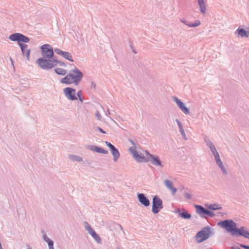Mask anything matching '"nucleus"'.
<instances>
[{
  "label": "nucleus",
  "instance_id": "obj_43",
  "mask_svg": "<svg viewBox=\"0 0 249 249\" xmlns=\"http://www.w3.org/2000/svg\"><path fill=\"white\" fill-rule=\"evenodd\" d=\"M26 247L27 249H32V248L29 245H27Z\"/></svg>",
  "mask_w": 249,
  "mask_h": 249
},
{
  "label": "nucleus",
  "instance_id": "obj_1",
  "mask_svg": "<svg viewBox=\"0 0 249 249\" xmlns=\"http://www.w3.org/2000/svg\"><path fill=\"white\" fill-rule=\"evenodd\" d=\"M83 77V73L78 68L74 67L61 80V83L67 85L74 84L75 86H77Z\"/></svg>",
  "mask_w": 249,
  "mask_h": 249
},
{
  "label": "nucleus",
  "instance_id": "obj_12",
  "mask_svg": "<svg viewBox=\"0 0 249 249\" xmlns=\"http://www.w3.org/2000/svg\"><path fill=\"white\" fill-rule=\"evenodd\" d=\"M64 92L65 96L68 99L72 101L77 99L75 95V89L68 87L64 89Z\"/></svg>",
  "mask_w": 249,
  "mask_h": 249
},
{
  "label": "nucleus",
  "instance_id": "obj_19",
  "mask_svg": "<svg viewBox=\"0 0 249 249\" xmlns=\"http://www.w3.org/2000/svg\"><path fill=\"white\" fill-rule=\"evenodd\" d=\"M88 148L93 152H95L98 153H102L104 154H107L108 151L101 147H98L95 145H89L88 146Z\"/></svg>",
  "mask_w": 249,
  "mask_h": 249
},
{
  "label": "nucleus",
  "instance_id": "obj_41",
  "mask_svg": "<svg viewBox=\"0 0 249 249\" xmlns=\"http://www.w3.org/2000/svg\"><path fill=\"white\" fill-rule=\"evenodd\" d=\"M129 141L131 143V144L133 145V146H135V142L131 139H129Z\"/></svg>",
  "mask_w": 249,
  "mask_h": 249
},
{
  "label": "nucleus",
  "instance_id": "obj_37",
  "mask_svg": "<svg viewBox=\"0 0 249 249\" xmlns=\"http://www.w3.org/2000/svg\"><path fill=\"white\" fill-rule=\"evenodd\" d=\"M240 246L245 249H249V246L245 245L244 244H240Z\"/></svg>",
  "mask_w": 249,
  "mask_h": 249
},
{
  "label": "nucleus",
  "instance_id": "obj_25",
  "mask_svg": "<svg viewBox=\"0 0 249 249\" xmlns=\"http://www.w3.org/2000/svg\"><path fill=\"white\" fill-rule=\"evenodd\" d=\"M183 212H181L180 210H178L179 216L184 219H188L191 217V214L184 209H182Z\"/></svg>",
  "mask_w": 249,
  "mask_h": 249
},
{
  "label": "nucleus",
  "instance_id": "obj_18",
  "mask_svg": "<svg viewBox=\"0 0 249 249\" xmlns=\"http://www.w3.org/2000/svg\"><path fill=\"white\" fill-rule=\"evenodd\" d=\"M18 45L20 46L22 55L26 57L27 60H29L30 49H27L28 45L24 43H19Z\"/></svg>",
  "mask_w": 249,
  "mask_h": 249
},
{
  "label": "nucleus",
  "instance_id": "obj_34",
  "mask_svg": "<svg viewBox=\"0 0 249 249\" xmlns=\"http://www.w3.org/2000/svg\"><path fill=\"white\" fill-rule=\"evenodd\" d=\"M105 143L110 148V150L114 147V146L113 144H112L110 142L107 141H106Z\"/></svg>",
  "mask_w": 249,
  "mask_h": 249
},
{
  "label": "nucleus",
  "instance_id": "obj_21",
  "mask_svg": "<svg viewBox=\"0 0 249 249\" xmlns=\"http://www.w3.org/2000/svg\"><path fill=\"white\" fill-rule=\"evenodd\" d=\"M180 21L190 27H196L200 24L199 20H196L195 23H191L184 18H180Z\"/></svg>",
  "mask_w": 249,
  "mask_h": 249
},
{
  "label": "nucleus",
  "instance_id": "obj_26",
  "mask_svg": "<svg viewBox=\"0 0 249 249\" xmlns=\"http://www.w3.org/2000/svg\"><path fill=\"white\" fill-rule=\"evenodd\" d=\"M43 239L45 242L48 243L49 249H54L53 247V242L51 240L46 234H44Z\"/></svg>",
  "mask_w": 249,
  "mask_h": 249
},
{
  "label": "nucleus",
  "instance_id": "obj_22",
  "mask_svg": "<svg viewBox=\"0 0 249 249\" xmlns=\"http://www.w3.org/2000/svg\"><path fill=\"white\" fill-rule=\"evenodd\" d=\"M176 122L177 123L178 127H179V131L182 135V137L185 140H187L188 138L186 137V134L185 133L184 130L183 129V126L181 123L178 119H176Z\"/></svg>",
  "mask_w": 249,
  "mask_h": 249
},
{
  "label": "nucleus",
  "instance_id": "obj_10",
  "mask_svg": "<svg viewBox=\"0 0 249 249\" xmlns=\"http://www.w3.org/2000/svg\"><path fill=\"white\" fill-rule=\"evenodd\" d=\"M129 151L133 154L134 158L140 162H147L145 157L142 153H139L137 150L136 146H131L129 148Z\"/></svg>",
  "mask_w": 249,
  "mask_h": 249
},
{
  "label": "nucleus",
  "instance_id": "obj_36",
  "mask_svg": "<svg viewBox=\"0 0 249 249\" xmlns=\"http://www.w3.org/2000/svg\"><path fill=\"white\" fill-rule=\"evenodd\" d=\"M95 115L96 117L97 118L98 120H101V115H100V114L99 111H97L95 112Z\"/></svg>",
  "mask_w": 249,
  "mask_h": 249
},
{
  "label": "nucleus",
  "instance_id": "obj_33",
  "mask_svg": "<svg viewBox=\"0 0 249 249\" xmlns=\"http://www.w3.org/2000/svg\"><path fill=\"white\" fill-rule=\"evenodd\" d=\"M82 91L81 90H79L77 93V96L79 98V100L80 102H83L84 98L82 96Z\"/></svg>",
  "mask_w": 249,
  "mask_h": 249
},
{
  "label": "nucleus",
  "instance_id": "obj_44",
  "mask_svg": "<svg viewBox=\"0 0 249 249\" xmlns=\"http://www.w3.org/2000/svg\"><path fill=\"white\" fill-rule=\"evenodd\" d=\"M119 227L121 228V229L123 230V228H122V226L120 225Z\"/></svg>",
  "mask_w": 249,
  "mask_h": 249
},
{
  "label": "nucleus",
  "instance_id": "obj_30",
  "mask_svg": "<svg viewBox=\"0 0 249 249\" xmlns=\"http://www.w3.org/2000/svg\"><path fill=\"white\" fill-rule=\"evenodd\" d=\"M207 207L209 209H210L213 211L219 210L221 208V206L217 204H210L209 205L207 206Z\"/></svg>",
  "mask_w": 249,
  "mask_h": 249
},
{
  "label": "nucleus",
  "instance_id": "obj_4",
  "mask_svg": "<svg viewBox=\"0 0 249 249\" xmlns=\"http://www.w3.org/2000/svg\"><path fill=\"white\" fill-rule=\"evenodd\" d=\"M217 225L221 228L226 230V231L230 232L231 235H233V220H225L217 223Z\"/></svg>",
  "mask_w": 249,
  "mask_h": 249
},
{
  "label": "nucleus",
  "instance_id": "obj_27",
  "mask_svg": "<svg viewBox=\"0 0 249 249\" xmlns=\"http://www.w3.org/2000/svg\"><path fill=\"white\" fill-rule=\"evenodd\" d=\"M236 33L238 34L239 36H240L241 37H249L248 31H246L244 29L238 28L236 31Z\"/></svg>",
  "mask_w": 249,
  "mask_h": 249
},
{
  "label": "nucleus",
  "instance_id": "obj_32",
  "mask_svg": "<svg viewBox=\"0 0 249 249\" xmlns=\"http://www.w3.org/2000/svg\"><path fill=\"white\" fill-rule=\"evenodd\" d=\"M145 153L146 155L145 159L147 162H148L149 159H150L154 155H152L149 153V152L147 150L145 151Z\"/></svg>",
  "mask_w": 249,
  "mask_h": 249
},
{
  "label": "nucleus",
  "instance_id": "obj_23",
  "mask_svg": "<svg viewBox=\"0 0 249 249\" xmlns=\"http://www.w3.org/2000/svg\"><path fill=\"white\" fill-rule=\"evenodd\" d=\"M110 151L113 157V161L116 162L120 158V153L115 146L110 149Z\"/></svg>",
  "mask_w": 249,
  "mask_h": 249
},
{
  "label": "nucleus",
  "instance_id": "obj_48",
  "mask_svg": "<svg viewBox=\"0 0 249 249\" xmlns=\"http://www.w3.org/2000/svg\"><path fill=\"white\" fill-rule=\"evenodd\" d=\"M248 35H249V31H248Z\"/></svg>",
  "mask_w": 249,
  "mask_h": 249
},
{
  "label": "nucleus",
  "instance_id": "obj_6",
  "mask_svg": "<svg viewBox=\"0 0 249 249\" xmlns=\"http://www.w3.org/2000/svg\"><path fill=\"white\" fill-rule=\"evenodd\" d=\"M211 228L209 227L204 228L202 230L198 232L196 235L198 243H201L207 240L210 236Z\"/></svg>",
  "mask_w": 249,
  "mask_h": 249
},
{
  "label": "nucleus",
  "instance_id": "obj_24",
  "mask_svg": "<svg viewBox=\"0 0 249 249\" xmlns=\"http://www.w3.org/2000/svg\"><path fill=\"white\" fill-rule=\"evenodd\" d=\"M197 2L201 13L205 14L206 13L207 8L204 0H197Z\"/></svg>",
  "mask_w": 249,
  "mask_h": 249
},
{
  "label": "nucleus",
  "instance_id": "obj_9",
  "mask_svg": "<svg viewBox=\"0 0 249 249\" xmlns=\"http://www.w3.org/2000/svg\"><path fill=\"white\" fill-rule=\"evenodd\" d=\"M196 213L202 218H206L207 216L213 217L215 214L213 213L208 210L202 206L195 205Z\"/></svg>",
  "mask_w": 249,
  "mask_h": 249
},
{
  "label": "nucleus",
  "instance_id": "obj_35",
  "mask_svg": "<svg viewBox=\"0 0 249 249\" xmlns=\"http://www.w3.org/2000/svg\"><path fill=\"white\" fill-rule=\"evenodd\" d=\"M184 196L187 199H191L192 198L191 195L188 193H185L184 194Z\"/></svg>",
  "mask_w": 249,
  "mask_h": 249
},
{
  "label": "nucleus",
  "instance_id": "obj_39",
  "mask_svg": "<svg viewBox=\"0 0 249 249\" xmlns=\"http://www.w3.org/2000/svg\"><path fill=\"white\" fill-rule=\"evenodd\" d=\"M244 237L246 238L249 239V231H247V232H246V233Z\"/></svg>",
  "mask_w": 249,
  "mask_h": 249
},
{
  "label": "nucleus",
  "instance_id": "obj_7",
  "mask_svg": "<svg viewBox=\"0 0 249 249\" xmlns=\"http://www.w3.org/2000/svg\"><path fill=\"white\" fill-rule=\"evenodd\" d=\"M163 208L162 200L157 196L153 197L152 199V212L154 214L159 213Z\"/></svg>",
  "mask_w": 249,
  "mask_h": 249
},
{
  "label": "nucleus",
  "instance_id": "obj_42",
  "mask_svg": "<svg viewBox=\"0 0 249 249\" xmlns=\"http://www.w3.org/2000/svg\"><path fill=\"white\" fill-rule=\"evenodd\" d=\"M109 114H110V112H109V110H108L107 111V112H106V116H108Z\"/></svg>",
  "mask_w": 249,
  "mask_h": 249
},
{
  "label": "nucleus",
  "instance_id": "obj_46",
  "mask_svg": "<svg viewBox=\"0 0 249 249\" xmlns=\"http://www.w3.org/2000/svg\"><path fill=\"white\" fill-rule=\"evenodd\" d=\"M231 249H233V246L231 247Z\"/></svg>",
  "mask_w": 249,
  "mask_h": 249
},
{
  "label": "nucleus",
  "instance_id": "obj_15",
  "mask_svg": "<svg viewBox=\"0 0 249 249\" xmlns=\"http://www.w3.org/2000/svg\"><path fill=\"white\" fill-rule=\"evenodd\" d=\"M54 51L56 54L62 56L65 59L71 62L73 61L72 55L70 53L63 51L59 48H55Z\"/></svg>",
  "mask_w": 249,
  "mask_h": 249
},
{
  "label": "nucleus",
  "instance_id": "obj_13",
  "mask_svg": "<svg viewBox=\"0 0 249 249\" xmlns=\"http://www.w3.org/2000/svg\"><path fill=\"white\" fill-rule=\"evenodd\" d=\"M173 100L178 105V107L181 109V110L185 114H189L190 110L188 108H187L185 104L182 102L180 99H178L176 97H173Z\"/></svg>",
  "mask_w": 249,
  "mask_h": 249
},
{
  "label": "nucleus",
  "instance_id": "obj_31",
  "mask_svg": "<svg viewBox=\"0 0 249 249\" xmlns=\"http://www.w3.org/2000/svg\"><path fill=\"white\" fill-rule=\"evenodd\" d=\"M55 60L56 61V63H55V66H56L58 64L59 66H60V67H66L67 65L65 64V63H64L62 61L58 60L56 59H55Z\"/></svg>",
  "mask_w": 249,
  "mask_h": 249
},
{
  "label": "nucleus",
  "instance_id": "obj_40",
  "mask_svg": "<svg viewBox=\"0 0 249 249\" xmlns=\"http://www.w3.org/2000/svg\"><path fill=\"white\" fill-rule=\"evenodd\" d=\"M95 87H96L95 83H94L93 82H91V89H95Z\"/></svg>",
  "mask_w": 249,
  "mask_h": 249
},
{
  "label": "nucleus",
  "instance_id": "obj_28",
  "mask_svg": "<svg viewBox=\"0 0 249 249\" xmlns=\"http://www.w3.org/2000/svg\"><path fill=\"white\" fill-rule=\"evenodd\" d=\"M69 158L70 159H71V160H72V161H74L80 162V161H82L83 160L82 157H81L79 156H77V155H73V154H71V155H69Z\"/></svg>",
  "mask_w": 249,
  "mask_h": 249
},
{
  "label": "nucleus",
  "instance_id": "obj_14",
  "mask_svg": "<svg viewBox=\"0 0 249 249\" xmlns=\"http://www.w3.org/2000/svg\"><path fill=\"white\" fill-rule=\"evenodd\" d=\"M148 162H150L153 165L160 168H163L164 166L160 159V157L158 155H154L150 159H149Z\"/></svg>",
  "mask_w": 249,
  "mask_h": 249
},
{
  "label": "nucleus",
  "instance_id": "obj_11",
  "mask_svg": "<svg viewBox=\"0 0 249 249\" xmlns=\"http://www.w3.org/2000/svg\"><path fill=\"white\" fill-rule=\"evenodd\" d=\"M84 226L88 233L91 235L95 241L98 244H102V240L98 234L90 226L87 222H84Z\"/></svg>",
  "mask_w": 249,
  "mask_h": 249
},
{
  "label": "nucleus",
  "instance_id": "obj_8",
  "mask_svg": "<svg viewBox=\"0 0 249 249\" xmlns=\"http://www.w3.org/2000/svg\"><path fill=\"white\" fill-rule=\"evenodd\" d=\"M8 38L13 41H17L19 43H28L30 41V38L20 33H14L11 34Z\"/></svg>",
  "mask_w": 249,
  "mask_h": 249
},
{
  "label": "nucleus",
  "instance_id": "obj_16",
  "mask_svg": "<svg viewBox=\"0 0 249 249\" xmlns=\"http://www.w3.org/2000/svg\"><path fill=\"white\" fill-rule=\"evenodd\" d=\"M137 198L139 202L145 207H148L150 205V201L146 197L145 194L139 193L137 194Z\"/></svg>",
  "mask_w": 249,
  "mask_h": 249
},
{
  "label": "nucleus",
  "instance_id": "obj_2",
  "mask_svg": "<svg viewBox=\"0 0 249 249\" xmlns=\"http://www.w3.org/2000/svg\"><path fill=\"white\" fill-rule=\"evenodd\" d=\"M204 141L213 156L214 160L217 166L220 168L223 174L227 175L228 172L221 160L219 153L213 142L207 136L205 137Z\"/></svg>",
  "mask_w": 249,
  "mask_h": 249
},
{
  "label": "nucleus",
  "instance_id": "obj_38",
  "mask_svg": "<svg viewBox=\"0 0 249 249\" xmlns=\"http://www.w3.org/2000/svg\"><path fill=\"white\" fill-rule=\"evenodd\" d=\"M97 129L100 132H101L103 134H105L106 133V132L103 130L102 129V128H101L100 127H97Z\"/></svg>",
  "mask_w": 249,
  "mask_h": 249
},
{
  "label": "nucleus",
  "instance_id": "obj_47",
  "mask_svg": "<svg viewBox=\"0 0 249 249\" xmlns=\"http://www.w3.org/2000/svg\"><path fill=\"white\" fill-rule=\"evenodd\" d=\"M207 249H212V248H209Z\"/></svg>",
  "mask_w": 249,
  "mask_h": 249
},
{
  "label": "nucleus",
  "instance_id": "obj_20",
  "mask_svg": "<svg viewBox=\"0 0 249 249\" xmlns=\"http://www.w3.org/2000/svg\"><path fill=\"white\" fill-rule=\"evenodd\" d=\"M164 184L166 187L169 190L173 195H174L177 192V189L173 186V183L171 181L166 179L164 181Z\"/></svg>",
  "mask_w": 249,
  "mask_h": 249
},
{
  "label": "nucleus",
  "instance_id": "obj_5",
  "mask_svg": "<svg viewBox=\"0 0 249 249\" xmlns=\"http://www.w3.org/2000/svg\"><path fill=\"white\" fill-rule=\"evenodd\" d=\"M42 57L54 58L53 50L50 44H44L40 47Z\"/></svg>",
  "mask_w": 249,
  "mask_h": 249
},
{
  "label": "nucleus",
  "instance_id": "obj_3",
  "mask_svg": "<svg viewBox=\"0 0 249 249\" xmlns=\"http://www.w3.org/2000/svg\"><path fill=\"white\" fill-rule=\"evenodd\" d=\"M55 58L40 57L36 60V63L42 70H48L55 67Z\"/></svg>",
  "mask_w": 249,
  "mask_h": 249
},
{
  "label": "nucleus",
  "instance_id": "obj_29",
  "mask_svg": "<svg viewBox=\"0 0 249 249\" xmlns=\"http://www.w3.org/2000/svg\"><path fill=\"white\" fill-rule=\"evenodd\" d=\"M55 72L56 74L60 75H65L67 74V71L66 70L62 68H55Z\"/></svg>",
  "mask_w": 249,
  "mask_h": 249
},
{
  "label": "nucleus",
  "instance_id": "obj_17",
  "mask_svg": "<svg viewBox=\"0 0 249 249\" xmlns=\"http://www.w3.org/2000/svg\"><path fill=\"white\" fill-rule=\"evenodd\" d=\"M247 231L245 227L238 228L236 223L234 222V236H242L244 237Z\"/></svg>",
  "mask_w": 249,
  "mask_h": 249
},
{
  "label": "nucleus",
  "instance_id": "obj_45",
  "mask_svg": "<svg viewBox=\"0 0 249 249\" xmlns=\"http://www.w3.org/2000/svg\"><path fill=\"white\" fill-rule=\"evenodd\" d=\"M133 52L135 53H136V52L135 51H134V50H133Z\"/></svg>",
  "mask_w": 249,
  "mask_h": 249
}]
</instances>
